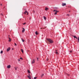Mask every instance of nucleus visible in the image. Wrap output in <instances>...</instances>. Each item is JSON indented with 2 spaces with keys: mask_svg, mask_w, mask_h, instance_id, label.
I'll return each mask as SVG.
<instances>
[{
  "mask_svg": "<svg viewBox=\"0 0 79 79\" xmlns=\"http://www.w3.org/2000/svg\"><path fill=\"white\" fill-rule=\"evenodd\" d=\"M44 19H45V20H46V19H47V18L45 16L44 17Z\"/></svg>",
  "mask_w": 79,
  "mask_h": 79,
  "instance_id": "obj_13",
  "label": "nucleus"
},
{
  "mask_svg": "<svg viewBox=\"0 0 79 79\" xmlns=\"http://www.w3.org/2000/svg\"><path fill=\"white\" fill-rule=\"evenodd\" d=\"M1 6H2V4H1Z\"/></svg>",
  "mask_w": 79,
  "mask_h": 79,
  "instance_id": "obj_33",
  "label": "nucleus"
},
{
  "mask_svg": "<svg viewBox=\"0 0 79 79\" xmlns=\"http://www.w3.org/2000/svg\"><path fill=\"white\" fill-rule=\"evenodd\" d=\"M22 29H23V30L22 31V32H24V31H25V29L24 28H23Z\"/></svg>",
  "mask_w": 79,
  "mask_h": 79,
  "instance_id": "obj_4",
  "label": "nucleus"
},
{
  "mask_svg": "<svg viewBox=\"0 0 79 79\" xmlns=\"http://www.w3.org/2000/svg\"><path fill=\"white\" fill-rule=\"evenodd\" d=\"M15 69V70H17L18 68V67H14Z\"/></svg>",
  "mask_w": 79,
  "mask_h": 79,
  "instance_id": "obj_7",
  "label": "nucleus"
},
{
  "mask_svg": "<svg viewBox=\"0 0 79 79\" xmlns=\"http://www.w3.org/2000/svg\"><path fill=\"white\" fill-rule=\"evenodd\" d=\"M27 77L29 79H31V76H30V74H29V75Z\"/></svg>",
  "mask_w": 79,
  "mask_h": 79,
  "instance_id": "obj_6",
  "label": "nucleus"
},
{
  "mask_svg": "<svg viewBox=\"0 0 79 79\" xmlns=\"http://www.w3.org/2000/svg\"><path fill=\"white\" fill-rule=\"evenodd\" d=\"M41 29H42V28H41Z\"/></svg>",
  "mask_w": 79,
  "mask_h": 79,
  "instance_id": "obj_38",
  "label": "nucleus"
},
{
  "mask_svg": "<svg viewBox=\"0 0 79 79\" xmlns=\"http://www.w3.org/2000/svg\"><path fill=\"white\" fill-rule=\"evenodd\" d=\"M73 37H74V38H76V36H74Z\"/></svg>",
  "mask_w": 79,
  "mask_h": 79,
  "instance_id": "obj_24",
  "label": "nucleus"
},
{
  "mask_svg": "<svg viewBox=\"0 0 79 79\" xmlns=\"http://www.w3.org/2000/svg\"><path fill=\"white\" fill-rule=\"evenodd\" d=\"M67 16H69V14H67Z\"/></svg>",
  "mask_w": 79,
  "mask_h": 79,
  "instance_id": "obj_31",
  "label": "nucleus"
},
{
  "mask_svg": "<svg viewBox=\"0 0 79 79\" xmlns=\"http://www.w3.org/2000/svg\"><path fill=\"white\" fill-rule=\"evenodd\" d=\"M21 52L22 53H23V52H24V51H23V49H21Z\"/></svg>",
  "mask_w": 79,
  "mask_h": 79,
  "instance_id": "obj_18",
  "label": "nucleus"
},
{
  "mask_svg": "<svg viewBox=\"0 0 79 79\" xmlns=\"http://www.w3.org/2000/svg\"><path fill=\"white\" fill-rule=\"evenodd\" d=\"M34 79H37V77H34Z\"/></svg>",
  "mask_w": 79,
  "mask_h": 79,
  "instance_id": "obj_25",
  "label": "nucleus"
},
{
  "mask_svg": "<svg viewBox=\"0 0 79 79\" xmlns=\"http://www.w3.org/2000/svg\"><path fill=\"white\" fill-rule=\"evenodd\" d=\"M47 40L49 42L50 44H53V41L51 39H47Z\"/></svg>",
  "mask_w": 79,
  "mask_h": 79,
  "instance_id": "obj_1",
  "label": "nucleus"
},
{
  "mask_svg": "<svg viewBox=\"0 0 79 79\" xmlns=\"http://www.w3.org/2000/svg\"><path fill=\"white\" fill-rule=\"evenodd\" d=\"M20 59H21V60H23V58H22V57H20Z\"/></svg>",
  "mask_w": 79,
  "mask_h": 79,
  "instance_id": "obj_27",
  "label": "nucleus"
},
{
  "mask_svg": "<svg viewBox=\"0 0 79 79\" xmlns=\"http://www.w3.org/2000/svg\"><path fill=\"white\" fill-rule=\"evenodd\" d=\"M78 42H79V37H78Z\"/></svg>",
  "mask_w": 79,
  "mask_h": 79,
  "instance_id": "obj_22",
  "label": "nucleus"
},
{
  "mask_svg": "<svg viewBox=\"0 0 79 79\" xmlns=\"http://www.w3.org/2000/svg\"><path fill=\"white\" fill-rule=\"evenodd\" d=\"M54 12H55V15H56V14H57V13H58V12H59V11H58V10H54Z\"/></svg>",
  "mask_w": 79,
  "mask_h": 79,
  "instance_id": "obj_2",
  "label": "nucleus"
},
{
  "mask_svg": "<svg viewBox=\"0 0 79 79\" xmlns=\"http://www.w3.org/2000/svg\"><path fill=\"white\" fill-rule=\"evenodd\" d=\"M24 14H26V13H27V15H28V12L27 11H26L24 12Z\"/></svg>",
  "mask_w": 79,
  "mask_h": 79,
  "instance_id": "obj_10",
  "label": "nucleus"
},
{
  "mask_svg": "<svg viewBox=\"0 0 79 79\" xmlns=\"http://www.w3.org/2000/svg\"><path fill=\"white\" fill-rule=\"evenodd\" d=\"M18 61H20V59H19L18 60Z\"/></svg>",
  "mask_w": 79,
  "mask_h": 79,
  "instance_id": "obj_26",
  "label": "nucleus"
},
{
  "mask_svg": "<svg viewBox=\"0 0 79 79\" xmlns=\"http://www.w3.org/2000/svg\"><path fill=\"white\" fill-rule=\"evenodd\" d=\"M26 24V23H23V25H24Z\"/></svg>",
  "mask_w": 79,
  "mask_h": 79,
  "instance_id": "obj_21",
  "label": "nucleus"
},
{
  "mask_svg": "<svg viewBox=\"0 0 79 79\" xmlns=\"http://www.w3.org/2000/svg\"><path fill=\"white\" fill-rule=\"evenodd\" d=\"M22 42H24V41H25V40L23 39H22Z\"/></svg>",
  "mask_w": 79,
  "mask_h": 79,
  "instance_id": "obj_15",
  "label": "nucleus"
},
{
  "mask_svg": "<svg viewBox=\"0 0 79 79\" xmlns=\"http://www.w3.org/2000/svg\"><path fill=\"white\" fill-rule=\"evenodd\" d=\"M48 10V8H47V7H46L45 9V10Z\"/></svg>",
  "mask_w": 79,
  "mask_h": 79,
  "instance_id": "obj_14",
  "label": "nucleus"
},
{
  "mask_svg": "<svg viewBox=\"0 0 79 79\" xmlns=\"http://www.w3.org/2000/svg\"><path fill=\"white\" fill-rule=\"evenodd\" d=\"M56 51H57V50H56Z\"/></svg>",
  "mask_w": 79,
  "mask_h": 79,
  "instance_id": "obj_35",
  "label": "nucleus"
},
{
  "mask_svg": "<svg viewBox=\"0 0 79 79\" xmlns=\"http://www.w3.org/2000/svg\"><path fill=\"white\" fill-rule=\"evenodd\" d=\"M15 46H16V45H17V44L15 43Z\"/></svg>",
  "mask_w": 79,
  "mask_h": 79,
  "instance_id": "obj_23",
  "label": "nucleus"
},
{
  "mask_svg": "<svg viewBox=\"0 0 79 79\" xmlns=\"http://www.w3.org/2000/svg\"><path fill=\"white\" fill-rule=\"evenodd\" d=\"M69 12H70V11H69Z\"/></svg>",
  "mask_w": 79,
  "mask_h": 79,
  "instance_id": "obj_34",
  "label": "nucleus"
},
{
  "mask_svg": "<svg viewBox=\"0 0 79 79\" xmlns=\"http://www.w3.org/2000/svg\"><path fill=\"white\" fill-rule=\"evenodd\" d=\"M11 68V65H8L7 66V68L8 69H9Z\"/></svg>",
  "mask_w": 79,
  "mask_h": 79,
  "instance_id": "obj_5",
  "label": "nucleus"
},
{
  "mask_svg": "<svg viewBox=\"0 0 79 79\" xmlns=\"http://www.w3.org/2000/svg\"><path fill=\"white\" fill-rule=\"evenodd\" d=\"M10 49H11V48H10L9 47L7 49L6 51L9 52L10 51Z\"/></svg>",
  "mask_w": 79,
  "mask_h": 79,
  "instance_id": "obj_3",
  "label": "nucleus"
},
{
  "mask_svg": "<svg viewBox=\"0 0 79 79\" xmlns=\"http://www.w3.org/2000/svg\"><path fill=\"white\" fill-rule=\"evenodd\" d=\"M66 3H63L62 4V6H66Z\"/></svg>",
  "mask_w": 79,
  "mask_h": 79,
  "instance_id": "obj_8",
  "label": "nucleus"
},
{
  "mask_svg": "<svg viewBox=\"0 0 79 79\" xmlns=\"http://www.w3.org/2000/svg\"><path fill=\"white\" fill-rule=\"evenodd\" d=\"M35 63V60H33L32 62V64H33Z\"/></svg>",
  "mask_w": 79,
  "mask_h": 79,
  "instance_id": "obj_9",
  "label": "nucleus"
},
{
  "mask_svg": "<svg viewBox=\"0 0 79 79\" xmlns=\"http://www.w3.org/2000/svg\"><path fill=\"white\" fill-rule=\"evenodd\" d=\"M76 39H78L77 37H76Z\"/></svg>",
  "mask_w": 79,
  "mask_h": 79,
  "instance_id": "obj_32",
  "label": "nucleus"
},
{
  "mask_svg": "<svg viewBox=\"0 0 79 79\" xmlns=\"http://www.w3.org/2000/svg\"><path fill=\"white\" fill-rule=\"evenodd\" d=\"M37 60L38 61H39V58H37Z\"/></svg>",
  "mask_w": 79,
  "mask_h": 79,
  "instance_id": "obj_30",
  "label": "nucleus"
},
{
  "mask_svg": "<svg viewBox=\"0 0 79 79\" xmlns=\"http://www.w3.org/2000/svg\"><path fill=\"white\" fill-rule=\"evenodd\" d=\"M70 53H71L72 52V50H71V51H70Z\"/></svg>",
  "mask_w": 79,
  "mask_h": 79,
  "instance_id": "obj_29",
  "label": "nucleus"
},
{
  "mask_svg": "<svg viewBox=\"0 0 79 79\" xmlns=\"http://www.w3.org/2000/svg\"><path fill=\"white\" fill-rule=\"evenodd\" d=\"M56 53L57 54V55H58V52H56Z\"/></svg>",
  "mask_w": 79,
  "mask_h": 79,
  "instance_id": "obj_17",
  "label": "nucleus"
},
{
  "mask_svg": "<svg viewBox=\"0 0 79 79\" xmlns=\"http://www.w3.org/2000/svg\"><path fill=\"white\" fill-rule=\"evenodd\" d=\"M9 42H11V39L10 38H9Z\"/></svg>",
  "mask_w": 79,
  "mask_h": 79,
  "instance_id": "obj_11",
  "label": "nucleus"
},
{
  "mask_svg": "<svg viewBox=\"0 0 79 79\" xmlns=\"http://www.w3.org/2000/svg\"><path fill=\"white\" fill-rule=\"evenodd\" d=\"M1 53H3V51H2L1 52H0Z\"/></svg>",
  "mask_w": 79,
  "mask_h": 79,
  "instance_id": "obj_20",
  "label": "nucleus"
},
{
  "mask_svg": "<svg viewBox=\"0 0 79 79\" xmlns=\"http://www.w3.org/2000/svg\"><path fill=\"white\" fill-rule=\"evenodd\" d=\"M10 36V35H9V37Z\"/></svg>",
  "mask_w": 79,
  "mask_h": 79,
  "instance_id": "obj_37",
  "label": "nucleus"
},
{
  "mask_svg": "<svg viewBox=\"0 0 79 79\" xmlns=\"http://www.w3.org/2000/svg\"><path fill=\"white\" fill-rule=\"evenodd\" d=\"M30 19H31V18H30Z\"/></svg>",
  "mask_w": 79,
  "mask_h": 79,
  "instance_id": "obj_36",
  "label": "nucleus"
},
{
  "mask_svg": "<svg viewBox=\"0 0 79 79\" xmlns=\"http://www.w3.org/2000/svg\"><path fill=\"white\" fill-rule=\"evenodd\" d=\"M47 61H48V58H47Z\"/></svg>",
  "mask_w": 79,
  "mask_h": 79,
  "instance_id": "obj_28",
  "label": "nucleus"
},
{
  "mask_svg": "<svg viewBox=\"0 0 79 79\" xmlns=\"http://www.w3.org/2000/svg\"><path fill=\"white\" fill-rule=\"evenodd\" d=\"M35 34H36V35H38V33H37V31H36L35 32Z\"/></svg>",
  "mask_w": 79,
  "mask_h": 79,
  "instance_id": "obj_12",
  "label": "nucleus"
},
{
  "mask_svg": "<svg viewBox=\"0 0 79 79\" xmlns=\"http://www.w3.org/2000/svg\"><path fill=\"white\" fill-rule=\"evenodd\" d=\"M44 74H42V75L41 76V77H43V76H44Z\"/></svg>",
  "mask_w": 79,
  "mask_h": 79,
  "instance_id": "obj_19",
  "label": "nucleus"
},
{
  "mask_svg": "<svg viewBox=\"0 0 79 79\" xmlns=\"http://www.w3.org/2000/svg\"><path fill=\"white\" fill-rule=\"evenodd\" d=\"M27 71H28V73H29V74H30V71H29V70H27Z\"/></svg>",
  "mask_w": 79,
  "mask_h": 79,
  "instance_id": "obj_16",
  "label": "nucleus"
}]
</instances>
